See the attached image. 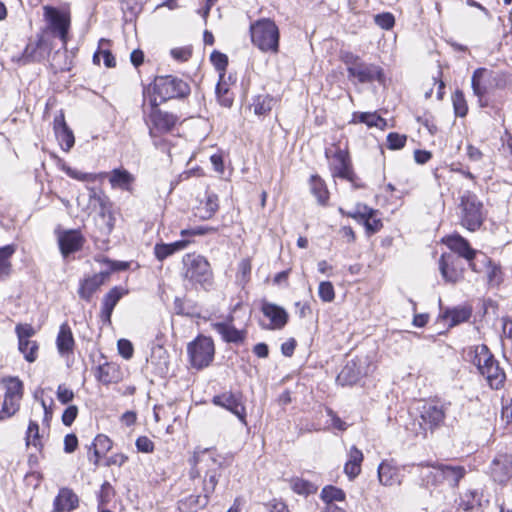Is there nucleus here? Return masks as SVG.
I'll return each instance as SVG.
<instances>
[{"instance_id":"obj_8","label":"nucleus","mask_w":512,"mask_h":512,"mask_svg":"<svg viewBox=\"0 0 512 512\" xmlns=\"http://www.w3.org/2000/svg\"><path fill=\"white\" fill-rule=\"evenodd\" d=\"M502 75L487 68H478L474 71L471 79L473 93L478 97L480 106L486 104L482 102L483 97L490 91L502 86Z\"/></svg>"},{"instance_id":"obj_59","label":"nucleus","mask_w":512,"mask_h":512,"mask_svg":"<svg viewBox=\"0 0 512 512\" xmlns=\"http://www.w3.org/2000/svg\"><path fill=\"white\" fill-rule=\"evenodd\" d=\"M218 232V227L213 226H197L190 229H184L181 231V236H202L206 234L216 233Z\"/></svg>"},{"instance_id":"obj_21","label":"nucleus","mask_w":512,"mask_h":512,"mask_svg":"<svg viewBox=\"0 0 512 512\" xmlns=\"http://www.w3.org/2000/svg\"><path fill=\"white\" fill-rule=\"evenodd\" d=\"M128 293V290L121 286L111 288L102 299L100 319L104 324H111V316L114 308L120 299Z\"/></svg>"},{"instance_id":"obj_27","label":"nucleus","mask_w":512,"mask_h":512,"mask_svg":"<svg viewBox=\"0 0 512 512\" xmlns=\"http://www.w3.org/2000/svg\"><path fill=\"white\" fill-rule=\"evenodd\" d=\"M174 313L188 318H200L201 309L198 303L186 296L175 297L173 302Z\"/></svg>"},{"instance_id":"obj_54","label":"nucleus","mask_w":512,"mask_h":512,"mask_svg":"<svg viewBox=\"0 0 512 512\" xmlns=\"http://www.w3.org/2000/svg\"><path fill=\"white\" fill-rule=\"evenodd\" d=\"M210 494L203 492L202 495H190L185 499L190 509L204 508L209 503Z\"/></svg>"},{"instance_id":"obj_40","label":"nucleus","mask_w":512,"mask_h":512,"mask_svg":"<svg viewBox=\"0 0 512 512\" xmlns=\"http://www.w3.org/2000/svg\"><path fill=\"white\" fill-rule=\"evenodd\" d=\"M321 500L325 505L334 504L336 502H344L346 498L345 492L333 485H326L320 493Z\"/></svg>"},{"instance_id":"obj_58","label":"nucleus","mask_w":512,"mask_h":512,"mask_svg":"<svg viewBox=\"0 0 512 512\" xmlns=\"http://www.w3.org/2000/svg\"><path fill=\"white\" fill-rule=\"evenodd\" d=\"M476 497V491L470 490L465 492L463 496L460 498L459 508H461L464 511H471L475 507Z\"/></svg>"},{"instance_id":"obj_42","label":"nucleus","mask_w":512,"mask_h":512,"mask_svg":"<svg viewBox=\"0 0 512 512\" xmlns=\"http://www.w3.org/2000/svg\"><path fill=\"white\" fill-rule=\"evenodd\" d=\"M5 383V397L21 400L23 396V382L18 377H6L3 379Z\"/></svg>"},{"instance_id":"obj_33","label":"nucleus","mask_w":512,"mask_h":512,"mask_svg":"<svg viewBox=\"0 0 512 512\" xmlns=\"http://www.w3.org/2000/svg\"><path fill=\"white\" fill-rule=\"evenodd\" d=\"M472 309L468 306H458L452 309H446L443 312V319L449 321V326L453 327L469 320Z\"/></svg>"},{"instance_id":"obj_12","label":"nucleus","mask_w":512,"mask_h":512,"mask_svg":"<svg viewBox=\"0 0 512 512\" xmlns=\"http://www.w3.org/2000/svg\"><path fill=\"white\" fill-rule=\"evenodd\" d=\"M330 153H332V150H326L325 155L328 158L332 176L352 182L349 152L336 148L332 155H330Z\"/></svg>"},{"instance_id":"obj_9","label":"nucleus","mask_w":512,"mask_h":512,"mask_svg":"<svg viewBox=\"0 0 512 512\" xmlns=\"http://www.w3.org/2000/svg\"><path fill=\"white\" fill-rule=\"evenodd\" d=\"M144 120L148 127L150 137H155L160 134L169 133L176 126L179 118L173 113L155 110L150 111Z\"/></svg>"},{"instance_id":"obj_36","label":"nucleus","mask_w":512,"mask_h":512,"mask_svg":"<svg viewBox=\"0 0 512 512\" xmlns=\"http://www.w3.org/2000/svg\"><path fill=\"white\" fill-rule=\"evenodd\" d=\"M473 353L472 363L477 367L480 374L486 369V367H489L490 362L495 359L486 345L476 346Z\"/></svg>"},{"instance_id":"obj_60","label":"nucleus","mask_w":512,"mask_h":512,"mask_svg":"<svg viewBox=\"0 0 512 512\" xmlns=\"http://www.w3.org/2000/svg\"><path fill=\"white\" fill-rule=\"evenodd\" d=\"M170 54H171L172 58L175 59L176 61L186 62L192 56V47L184 46V47L173 48V49H171Z\"/></svg>"},{"instance_id":"obj_35","label":"nucleus","mask_w":512,"mask_h":512,"mask_svg":"<svg viewBox=\"0 0 512 512\" xmlns=\"http://www.w3.org/2000/svg\"><path fill=\"white\" fill-rule=\"evenodd\" d=\"M417 468L420 472V477L422 482L426 486H438L441 484L440 476L438 474L439 471V463L435 464H418Z\"/></svg>"},{"instance_id":"obj_50","label":"nucleus","mask_w":512,"mask_h":512,"mask_svg":"<svg viewBox=\"0 0 512 512\" xmlns=\"http://www.w3.org/2000/svg\"><path fill=\"white\" fill-rule=\"evenodd\" d=\"M210 61L213 64V66L215 67V69L219 72L220 78L223 79L224 73L228 66L227 55L218 50H214L210 55Z\"/></svg>"},{"instance_id":"obj_6","label":"nucleus","mask_w":512,"mask_h":512,"mask_svg":"<svg viewBox=\"0 0 512 512\" xmlns=\"http://www.w3.org/2000/svg\"><path fill=\"white\" fill-rule=\"evenodd\" d=\"M461 224L469 231H476L482 225L485 215L483 211V204L475 195L470 191H465L461 196Z\"/></svg>"},{"instance_id":"obj_16","label":"nucleus","mask_w":512,"mask_h":512,"mask_svg":"<svg viewBox=\"0 0 512 512\" xmlns=\"http://www.w3.org/2000/svg\"><path fill=\"white\" fill-rule=\"evenodd\" d=\"M90 198L98 201L100 210L96 216V223L104 235H109L115 225V217L110 210V203L105 196L98 195L95 188L90 189Z\"/></svg>"},{"instance_id":"obj_43","label":"nucleus","mask_w":512,"mask_h":512,"mask_svg":"<svg viewBox=\"0 0 512 512\" xmlns=\"http://www.w3.org/2000/svg\"><path fill=\"white\" fill-rule=\"evenodd\" d=\"M291 489L298 495L308 496L317 491V486L303 478L295 477L290 480Z\"/></svg>"},{"instance_id":"obj_28","label":"nucleus","mask_w":512,"mask_h":512,"mask_svg":"<svg viewBox=\"0 0 512 512\" xmlns=\"http://www.w3.org/2000/svg\"><path fill=\"white\" fill-rule=\"evenodd\" d=\"M438 474L440 476L441 484L447 482L450 487L456 488L458 487L461 479L465 476L466 469L459 465L454 466L439 463Z\"/></svg>"},{"instance_id":"obj_45","label":"nucleus","mask_w":512,"mask_h":512,"mask_svg":"<svg viewBox=\"0 0 512 512\" xmlns=\"http://www.w3.org/2000/svg\"><path fill=\"white\" fill-rule=\"evenodd\" d=\"M361 123H365L368 127H378L384 129L386 121L381 118L376 112H364L360 114L354 113V123L356 120Z\"/></svg>"},{"instance_id":"obj_44","label":"nucleus","mask_w":512,"mask_h":512,"mask_svg":"<svg viewBox=\"0 0 512 512\" xmlns=\"http://www.w3.org/2000/svg\"><path fill=\"white\" fill-rule=\"evenodd\" d=\"M25 442L26 446L33 445L38 451L43 449L39 433V424L34 420L29 421Z\"/></svg>"},{"instance_id":"obj_64","label":"nucleus","mask_w":512,"mask_h":512,"mask_svg":"<svg viewBox=\"0 0 512 512\" xmlns=\"http://www.w3.org/2000/svg\"><path fill=\"white\" fill-rule=\"evenodd\" d=\"M406 136L398 133H389L387 136L388 147L390 149H401L405 146Z\"/></svg>"},{"instance_id":"obj_5","label":"nucleus","mask_w":512,"mask_h":512,"mask_svg":"<svg viewBox=\"0 0 512 512\" xmlns=\"http://www.w3.org/2000/svg\"><path fill=\"white\" fill-rule=\"evenodd\" d=\"M187 355L190 365L201 370L208 367L215 355V345L211 337L199 334L187 345Z\"/></svg>"},{"instance_id":"obj_32","label":"nucleus","mask_w":512,"mask_h":512,"mask_svg":"<svg viewBox=\"0 0 512 512\" xmlns=\"http://www.w3.org/2000/svg\"><path fill=\"white\" fill-rule=\"evenodd\" d=\"M378 478L382 485L392 486L401 483V477L396 467L384 461L378 467Z\"/></svg>"},{"instance_id":"obj_15","label":"nucleus","mask_w":512,"mask_h":512,"mask_svg":"<svg viewBox=\"0 0 512 512\" xmlns=\"http://www.w3.org/2000/svg\"><path fill=\"white\" fill-rule=\"evenodd\" d=\"M444 243L449 247V249L458 255V258L462 257L467 260L469 267L474 272L480 271V268L474 261L478 252L470 246L469 242L465 238L459 234L450 235L444 239Z\"/></svg>"},{"instance_id":"obj_11","label":"nucleus","mask_w":512,"mask_h":512,"mask_svg":"<svg viewBox=\"0 0 512 512\" xmlns=\"http://www.w3.org/2000/svg\"><path fill=\"white\" fill-rule=\"evenodd\" d=\"M260 310L262 314L269 320L268 324L259 322L261 328L266 330H281L289 320L288 312L280 305L269 302L266 299L261 300Z\"/></svg>"},{"instance_id":"obj_20","label":"nucleus","mask_w":512,"mask_h":512,"mask_svg":"<svg viewBox=\"0 0 512 512\" xmlns=\"http://www.w3.org/2000/svg\"><path fill=\"white\" fill-rule=\"evenodd\" d=\"M188 462L190 464L189 478L195 480L200 477L202 470L205 471V465L215 463V455L211 448L196 447Z\"/></svg>"},{"instance_id":"obj_22","label":"nucleus","mask_w":512,"mask_h":512,"mask_svg":"<svg viewBox=\"0 0 512 512\" xmlns=\"http://www.w3.org/2000/svg\"><path fill=\"white\" fill-rule=\"evenodd\" d=\"M85 239L77 229L66 230L59 235V248L64 257L82 249Z\"/></svg>"},{"instance_id":"obj_37","label":"nucleus","mask_w":512,"mask_h":512,"mask_svg":"<svg viewBox=\"0 0 512 512\" xmlns=\"http://www.w3.org/2000/svg\"><path fill=\"white\" fill-rule=\"evenodd\" d=\"M15 244L0 247V279L8 277L12 270L11 257L16 252Z\"/></svg>"},{"instance_id":"obj_31","label":"nucleus","mask_w":512,"mask_h":512,"mask_svg":"<svg viewBox=\"0 0 512 512\" xmlns=\"http://www.w3.org/2000/svg\"><path fill=\"white\" fill-rule=\"evenodd\" d=\"M484 376L490 385L491 388L499 389L502 387L505 380V373L502 368H500L499 363L496 359L490 362V366L486 367V369L481 373Z\"/></svg>"},{"instance_id":"obj_29","label":"nucleus","mask_w":512,"mask_h":512,"mask_svg":"<svg viewBox=\"0 0 512 512\" xmlns=\"http://www.w3.org/2000/svg\"><path fill=\"white\" fill-rule=\"evenodd\" d=\"M222 462L215 457V463L205 465V476L203 479V487L202 491L205 493H209L210 495L214 493L215 488L219 482V478L221 477L220 470L222 469Z\"/></svg>"},{"instance_id":"obj_10","label":"nucleus","mask_w":512,"mask_h":512,"mask_svg":"<svg viewBox=\"0 0 512 512\" xmlns=\"http://www.w3.org/2000/svg\"><path fill=\"white\" fill-rule=\"evenodd\" d=\"M446 407L438 403H426L420 412V428L422 434L426 437L427 431L433 432L439 428L445 420Z\"/></svg>"},{"instance_id":"obj_13","label":"nucleus","mask_w":512,"mask_h":512,"mask_svg":"<svg viewBox=\"0 0 512 512\" xmlns=\"http://www.w3.org/2000/svg\"><path fill=\"white\" fill-rule=\"evenodd\" d=\"M15 333L18 338V350L23 354L24 359L33 363L37 359L39 346L36 341L29 340L35 334V330L31 324H17Z\"/></svg>"},{"instance_id":"obj_3","label":"nucleus","mask_w":512,"mask_h":512,"mask_svg":"<svg viewBox=\"0 0 512 512\" xmlns=\"http://www.w3.org/2000/svg\"><path fill=\"white\" fill-rule=\"evenodd\" d=\"M183 277L192 285L207 289L212 285L213 273L207 259L198 254H186L183 257Z\"/></svg>"},{"instance_id":"obj_48","label":"nucleus","mask_w":512,"mask_h":512,"mask_svg":"<svg viewBox=\"0 0 512 512\" xmlns=\"http://www.w3.org/2000/svg\"><path fill=\"white\" fill-rule=\"evenodd\" d=\"M215 92L217 100L221 106L230 108L233 105V93L230 92L229 88L223 82V79L220 78L219 82L216 85Z\"/></svg>"},{"instance_id":"obj_57","label":"nucleus","mask_w":512,"mask_h":512,"mask_svg":"<svg viewBox=\"0 0 512 512\" xmlns=\"http://www.w3.org/2000/svg\"><path fill=\"white\" fill-rule=\"evenodd\" d=\"M374 20H375V23L379 27H381L382 29H385V30L392 29L395 24V18L393 16V14H391L389 12H384V13L375 15Z\"/></svg>"},{"instance_id":"obj_18","label":"nucleus","mask_w":512,"mask_h":512,"mask_svg":"<svg viewBox=\"0 0 512 512\" xmlns=\"http://www.w3.org/2000/svg\"><path fill=\"white\" fill-rule=\"evenodd\" d=\"M439 270L446 282L454 284L463 278L464 268L460 259L453 254H443L440 257Z\"/></svg>"},{"instance_id":"obj_39","label":"nucleus","mask_w":512,"mask_h":512,"mask_svg":"<svg viewBox=\"0 0 512 512\" xmlns=\"http://www.w3.org/2000/svg\"><path fill=\"white\" fill-rule=\"evenodd\" d=\"M310 191L316 197L319 204H326L329 199V191L326 183L319 175H312L310 177Z\"/></svg>"},{"instance_id":"obj_62","label":"nucleus","mask_w":512,"mask_h":512,"mask_svg":"<svg viewBox=\"0 0 512 512\" xmlns=\"http://www.w3.org/2000/svg\"><path fill=\"white\" fill-rule=\"evenodd\" d=\"M336 383L340 386L352 385V367L346 365L337 375Z\"/></svg>"},{"instance_id":"obj_25","label":"nucleus","mask_w":512,"mask_h":512,"mask_svg":"<svg viewBox=\"0 0 512 512\" xmlns=\"http://www.w3.org/2000/svg\"><path fill=\"white\" fill-rule=\"evenodd\" d=\"M357 78L360 82H382L383 73L382 69L374 64H367L359 62L358 58L354 57V78Z\"/></svg>"},{"instance_id":"obj_14","label":"nucleus","mask_w":512,"mask_h":512,"mask_svg":"<svg viewBox=\"0 0 512 512\" xmlns=\"http://www.w3.org/2000/svg\"><path fill=\"white\" fill-rule=\"evenodd\" d=\"M211 326L220 335L222 341L228 344L240 345L247 337L245 329L235 327L232 315H229L224 321L212 323Z\"/></svg>"},{"instance_id":"obj_23","label":"nucleus","mask_w":512,"mask_h":512,"mask_svg":"<svg viewBox=\"0 0 512 512\" xmlns=\"http://www.w3.org/2000/svg\"><path fill=\"white\" fill-rule=\"evenodd\" d=\"M100 176L108 177L109 183L113 189H120L129 193H133V184L135 176L125 168H114L109 173H101Z\"/></svg>"},{"instance_id":"obj_61","label":"nucleus","mask_w":512,"mask_h":512,"mask_svg":"<svg viewBox=\"0 0 512 512\" xmlns=\"http://www.w3.org/2000/svg\"><path fill=\"white\" fill-rule=\"evenodd\" d=\"M503 345L508 346L512 350V320L508 318L502 319Z\"/></svg>"},{"instance_id":"obj_56","label":"nucleus","mask_w":512,"mask_h":512,"mask_svg":"<svg viewBox=\"0 0 512 512\" xmlns=\"http://www.w3.org/2000/svg\"><path fill=\"white\" fill-rule=\"evenodd\" d=\"M318 295L323 302H331L335 297L334 287L331 282L323 281L319 284Z\"/></svg>"},{"instance_id":"obj_51","label":"nucleus","mask_w":512,"mask_h":512,"mask_svg":"<svg viewBox=\"0 0 512 512\" xmlns=\"http://www.w3.org/2000/svg\"><path fill=\"white\" fill-rule=\"evenodd\" d=\"M55 135L64 151H69L74 146V134L69 127L55 132Z\"/></svg>"},{"instance_id":"obj_17","label":"nucleus","mask_w":512,"mask_h":512,"mask_svg":"<svg viewBox=\"0 0 512 512\" xmlns=\"http://www.w3.org/2000/svg\"><path fill=\"white\" fill-rule=\"evenodd\" d=\"M213 404L225 408L234 414L244 425L246 422V408L242 403V396L239 393L225 392L216 395L212 399Z\"/></svg>"},{"instance_id":"obj_7","label":"nucleus","mask_w":512,"mask_h":512,"mask_svg":"<svg viewBox=\"0 0 512 512\" xmlns=\"http://www.w3.org/2000/svg\"><path fill=\"white\" fill-rule=\"evenodd\" d=\"M153 91L159 96L161 102L170 99H183L189 96L191 89L189 84L172 75L158 76L153 82Z\"/></svg>"},{"instance_id":"obj_55","label":"nucleus","mask_w":512,"mask_h":512,"mask_svg":"<svg viewBox=\"0 0 512 512\" xmlns=\"http://www.w3.org/2000/svg\"><path fill=\"white\" fill-rule=\"evenodd\" d=\"M124 13H129L130 20L142 11V0H121Z\"/></svg>"},{"instance_id":"obj_2","label":"nucleus","mask_w":512,"mask_h":512,"mask_svg":"<svg viewBox=\"0 0 512 512\" xmlns=\"http://www.w3.org/2000/svg\"><path fill=\"white\" fill-rule=\"evenodd\" d=\"M100 261L108 265V269L106 271H101L93 275H86L79 280L77 294L81 300L87 303L92 301L93 295L109 279L112 272L128 268L127 262L114 261L107 257H103Z\"/></svg>"},{"instance_id":"obj_49","label":"nucleus","mask_w":512,"mask_h":512,"mask_svg":"<svg viewBox=\"0 0 512 512\" xmlns=\"http://www.w3.org/2000/svg\"><path fill=\"white\" fill-rule=\"evenodd\" d=\"M482 263L487 267V279L490 285H498L501 278V268L497 264L493 263L486 255L482 254Z\"/></svg>"},{"instance_id":"obj_19","label":"nucleus","mask_w":512,"mask_h":512,"mask_svg":"<svg viewBox=\"0 0 512 512\" xmlns=\"http://www.w3.org/2000/svg\"><path fill=\"white\" fill-rule=\"evenodd\" d=\"M354 220L363 225L368 234L376 233L382 227L378 210L366 205L357 204L354 211Z\"/></svg>"},{"instance_id":"obj_24","label":"nucleus","mask_w":512,"mask_h":512,"mask_svg":"<svg viewBox=\"0 0 512 512\" xmlns=\"http://www.w3.org/2000/svg\"><path fill=\"white\" fill-rule=\"evenodd\" d=\"M491 475L494 481L503 484L512 477V455H499L492 461Z\"/></svg>"},{"instance_id":"obj_26","label":"nucleus","mask_w":512,"mask_h":512,"mask_svg":"<svg viewBox=\"0 0 512 512\" xmlns=\"http://www.w3.org/2000/svg\"><path fill=\"white\" fill-rule=\"evenodd\" d=\"M79 506V498L70 488H61L54 498L53 511L54 512H70Z\"/></svg>"},{"instance_id":"obj_1","label":"nucleus","mask_w":512,"mask_h":512,"mask_svg":"<svg viewBox=\"0 0 512 512\" xmlns=\"http://www.w3.org/2000/svg\"><path fill=\"white\" fill-rule=\"evenodd\" d=\"M251 42L264 53L279 51L280 32L276 23L269 18H261L250 24Z\"/></svg>"},{"instance_id":"obj_46","label":"nucleus","mask_w":512,"mask_h":512,"mask_svg":"<svg viewBox=\"0 0 512 512\" xmlns=\"http://www.w3.org/2000/svg\"><path fill=\"white\" fill-rule=\"evenodd\" d=\"M274 98L270 95H258L253 99L252 106L256 115H265L272 110Z\"/></svg>"},{"instance_id":"obj_34","label":"nucleus","mask_w":512,"mask_h":512,"mask_svg":"<svg viewBox=\"0 0 512 512\" xmlns=\"http://www.w3.org/2000/svg\"><path fill=\"white\" fill-rule=\"evenodd\" d=\"M44 45V40L42 36H39L38 39L34 43L27 44L26 48L23 51L21 60L24 64H28L31 62H40L43 60L44 55L42 52V48Z\"/></svg>"},{"instance_id":"obj_4","label":"nucleus","mask_w":512,"mask_h":512,"mask_svg":"<svg viewBox=\"0 0 512 512\" xmlns=\"http://www.w3.org/2000/svg\"><path fill=\"white\" fill-rule=\"evenodd\" d=\"M44 19L47 23V29L56 35L62 42L64 52L56 51L53 57L55 60L58 57L67 58L66 45L68 42V34L70 29V15L60 9L46 5L43 7Z\"/></svg>"},{"instance_id":"obj_47","label":"nucleus","mask_w":512,"mask_h":512,"mask_svg":"<svg viewBox=\"0 0 512 512\" xmlns=\"http://www.w3.org/2000/svg\"><path fill=\"white\" fill-rule=\"evenodd\" d=\"M115 495L113 486L105 481L97 493V509H105Z\"/></svg>"},{"instance_id":"obj_30","label":"nucleus","mask_w":512,"mask_h":512,"mask_svg":"<svg viewBox=\"0 0 512 512\" xmlns=\"http://www.w3.org/2000/svg\"><path fill=\"white\" fill-rule=\"evenodd\" d=\"M56 346L58 353L61 356L73 353L75 340L73 337L72 330L67 322L61 324L59 328V332L56 338Z\"/></svg>"},{"instance_id":"obj_41","label":"nucleus","mask_w":512,"mask_h":512,"mask_svg":"<svg viewBox=\"0 0 512 512\" xmlns=\"http://www.w3.org/2000/svg\"><path fill=\"white\" fill-rule=\"evenodd\" d=\"M90 448H93V454L95 456L94 464L97 465L100 457L112 448V441L108 436L98 434Z\"/></svg>"},{"instance_id":"obj_38","label":"nucleus","mask_w":512,"mask_h":512,"mask_svg":"<svg viewBox=\"0 0 512 512\" xmlns=\"http://www.w3.org/2000/svg\"><path fill=\"white\" fill-rule=\"evenodd\" d=\"M95 377L103 385H109L118 380L117 369L114 364L109 362L99 364L96 369Z\"/></svg>"},{"instance_id":"obj_63","label":"nucleus","mask_w":512,"mask_h":512,"mask_svg":"<svg viewBox=\"0 0 512 512\" xmlns=\"http://www.w3.org/2000/svg\"><path fill=\"white\" fill-rule=\"evenodd\" d=\"M57 399L62 404H68L74 399V392L64 384H60L56 391Z\"/></svg>"},{"instance_id":"obj_53","label":"nucleus","mask_w":512,"mask_h":512,"mask_svg":"<svg viewBox=\"0 0 512 512\" xmlns=\"http://www.w3.org/2000/svg\"><path fill=\"white\" fill-rule=\"evenodd\" d=\"M64 171L69 177L83 182H95L99 177H101L100 174L85 173L71 167H65Z\"/></svg>"},{"instance_id":"obj_52","label":"nucleus","mask_w":512,"mask_h":512,"mask_svg":"<svg viewBox=\"0 0 512 512\" xmlns=\"http://www.w3.org/2000/svg\"><path fill=\"white\" fill-rule=\"evenodd\" d=\"M452 101L456 115L464 117L468 112V106L463 92L456 90L452 96Z\"/></svg>"}]
</instances>
